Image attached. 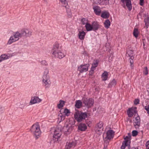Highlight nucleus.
<instances>
[{
    "instance_id": "obj_55",
    "label": "nucleus",
    "mask_w": 149,
    "mask_h": 149,
    "mask_svg": "<svg viewBox=\"0 0 149 149\" xmlns=\"http://www.w3.org/2000/svg\"><path fill=\"white\" fill-rule=\"evenodd\" d=\"M30 103V105H32V104H35V103Z\"/></svg>"
},
{
    "instance_id": "obj_46",
    "label": "nucleus",
    "mask_w": 149,
    "mask_h": 149,
    "mask_svg": "<svg viewBox=\"0 0 149 149\" xmlns=\"http://www.w3.org/2000/svg\"><path fill=\"white\" fill-rule=\"evenodd\" d=\"M145 109L147 111V113L149 114V104L145 106Z\"/></svg>"
},
{
    "instance_id": "obj_38",
    "label": "nucleus",
    "mask_w": 149,
    "mask_h": 149,
    "mask_svg": "<svg viewBox=\"0 0 149 149\" xmlns=\"http://www.w3.org/2000/svg\"><path fill=\"white\" fill-rule=\"evenodd\" d=\"M139 32L138 31V30L136 28H135L134 29L133 34L134 36L136 38H137L138 37V34Z\"/></svg>"
},
{
    "instance_id": "obj_36",
    "label": "nucleus",
    "mask_w": 149,
    "mask_h": 149,
    "mask_svg": "<svg viewBox=\"0 0 149 149\" xmlns=\"http://www.w3.org/2000/svg\"><path fill=\"white\" fill-rule=\"evenodd\" d=\"M65 119L64 115L61 113L59 114L58 116V119L59 122Z\"/></svg>"
},
{
    "instance_id": "obj_48",
    "label": "nucleus",
    "mask_w": 149,
    "mask_h": 149,
    "mask_svg": "<svg viewBox=\"0 0 149 149\" xmlns=\"http://www.w3.org/2000/svg\"><path fill=\"white\" fill-rule=\"evenodd\" d=\"M140 4L142 6L144 4V0H140Z\"/></svg>"
},
{
    "instance_id": "obj_6",
    "label": "nucleus",
    "mask_w": 149,
    "mask_h": 149,
    "mask_svg": "<svg viewBox=\"0 0 149 149\" xmlns=\"http://www.w3.org/2000/svg\"><path fill=\"white\" fill-rule=\"evenodd\" d=\"M130 136H126L124 138L125 141L122 143V145L121 147V149H125V147L127 146L128 149L129 148L130 146L129 144L130 143Z\"/></svg>"
},
{
    "instance_id": "obj_23",
    "label": "nucleus",
    "mask_w": 149,
    "mask_h": 149,
    "mask_svg": "<svg viewBox=\"0 0 149 149\" xmlns=\"http://www.w3.org/2000/svg\"><path fill=\"white\" fill-rule=\"evenodd\" d=\"M99 62V61L98 60H96L94 61L91 67V70L92 72H93L95 68L97 66Z\"/></svg>"
},
{
    "instance_id": "obj_2",
    "label": "nucleus",
    "mask_w": 149,
    "mask_h": 149,
    "mask_svg": "<svg viewBox=\"0 0 149 149\" xmlns=\"http://www.w3.org/2000/svg\"><path fill=\"white\" fill-rule=\"evenodd\" d=\"M43 85L45 88H49L50 84L49 75V70L46 68L45 70L42 77Z\"/></svg>"
},
{
    "instance_id": "obj_10",
    "label": "nucleus",
    "mask_w": 149,
    "mask_h": 149,
    "mask_svg": "<svg viewBox=\"0 0 149 149\" xmlns=\"http://www.w3.org/2000/svg\"><path fill=\"white\" fill-rule=\"evenodd\" d=\"M89 66V65L88 64L84 65H82L78 67V70L81 73L86 72L88 71Z\"/></svg>"
},
{
    "instance_id": "obj_50",
    "label": "nucleus",
    "mask_w": 149,
    "mask_h": 149,
    "mask_svg": "<svg viewBox=\"0 0 149 149\" xmlns=\"http://www.w3.org/2000/svg\"><path fill=\"white\" fill-rule=\"evenodd\" d=\"M139 100L138 99H135L134 101V102H139Z\"/></svg>"
},
{
    "instance_id": "obj_15",
    "label": "nucleus",
    "mask_w": 149,
    "mask_h": 149,
    "mask_svg": "<svg viewBox=\"0 0 149 149\" xmlns=\"http://www.w3.org/2000/svg\"><path fill=\"white\" fill-rule=\"evenodd\" d=\"M136 109V107H134L131 108L129 109L127 111V113L129 117H132L134 114L136 113L135 110Z\"/></svg>"
},
{
    "instance_id": "obj_34",
    "label": "nucleus",
    "mask_w": 149,
    "mask_h": 149,
    "mask_svg": "<svg viewBox=\"0 0 149 149\" xmlns=\"http://www.w3.org/2000/svg\"><path fill=\"white\" fill-rule=\"evenodd\" d=\"M69 6H67V8H66V12L68 17L69 18L71 17V10L69 8Z\"/></svg>"
},
{
    "instance_id": "obj_17",
    "label": "nucleus",
    "mask_w": 149,
    "mask_h": 149,
    "mask_svg": "<svg viewBox=\"0 0 149 149\" xmlns=\"http://www.w3.org/2000/svg\"><path fill=\"white\" fill-rule=\"evenodd\" d=\"M60 50H61V47H60L58 44L56 43L54 45L52 54Z\"/></svg>"
},
{
    "instance_id": "obj_40",
    "label": "nucleus",
    "mask_w": 149,
    "mask_h": 149,
    "mask_svg": "<svg viewBox=\"0 0 149 149\" xmlns=\"http://www.w3.org/2000/svg\"><path fill=\"white\" fill-rule=\"evenodd\" d=\"M81 22L82 24L83 25H86V24L88 23V20L84 18H83L81 19Z\"/></svg>"
},
{
    "instance_id": "obj_22",
    "label": "nucleus",
    "mask_w": 149,
    "mask_h": 149,
    "mask_svg": "<svg viewBox=\"0 0 149 149\" xmlns=\"http://www.w3.org/2000/svg\"><path fill=\"white\" fill-rule=\"evenodd\" d=\"M86 35L85 33L83 31H79L78 34L79 38L81 40H83Z\"/></svg>"
},
{
    "instance_id": "obj_26",
    "label": "nucleus",
    "mask_w": 149,
    "mask_h": 149,
    "mask_svg": "<svg viewBox=\"0 0 149 149\" xmlns=\"http://www.w3.org/2000/svg\"><path fill=\"white\" fill-rule=\"evenodd\" d=\"M109 14L108 12L106 11L102 12L101 15V17L104 19H107L109 17Z\"/></svg>"
},
{
    "instance_id": "obj_7",
    "label": "nucleus",
    "mask_w": 149,
    "mask_h": 149,
    "mask_svg": "<svg viewBox=\"0 0 149 149\" xmlns=\"http://www.w3.org/2000/svg\"><path fill=\"white\" fill-rule=\"evenodd\" d=\"M103 124L102 122H100L95 127V131L96 133L99 134H101L103 130Z\"/></svg>"
},
{
    "instance_id": "obj_41",
    "label": "nucleus",
    "mask_w": 149,
    "mask_h": 149,
    "mask_svg": "<svg viewBox=\"0 0 149 149\" xmlns=\"http://www.w3.org/2000/svg\"><path fill=\"white\" fill-rule=\"evenodd\" d=\"M82 103H76L75 106L78 109L80 108L82 106Z\"/></svg>"
},
{
    "instance_id": "obj_42",
    "label": "nucleus",
    "mask_w": 149,
    "mask_h": 149,
    "mask_svg": "<svg viewBox=\"0 0 149 149\" xmlns=\"http://www.w3.org/2000/svg\"><path fill=\"white\" fill-rule=\"evenodd\" d=\"M132 135L134 136H136L138 134V132L136 130H133L132 132Z\"/></svg>"
},
{
    "instance_id": "obj_4",
    "label": "nucleus",
    "mask_w": 149,
    "mask_h": 149,
    "mask_svg": "<svg viewBox=\"0 0 149 149\" xmlns=\"http://www.w3.org/2000/svg\"><path fill=\"white\" fill-rule=\"evenodd\" d=\"M31 131L33 133L36 139L38 138L41 134L40 126L38 124H34L32 126Z\"/></svg>"
},
{
    "instance_id": "obj_24",
    "label": "nucleus",
    "mask_w": 149,
    "mask_h": 149,
    "mask_svg": "<svg viewBox=\"0 0 149 149\" xmlns=\"http://www.w3.org/2000/svg\"><path fill=\"white\" fill-rule=\"evenodd\" d=\"M87 128V126L85 124L81 123L78 126V129L81 131H85Z\"/></svg>"
},
{
    "instance_id": "obj_13",
    "label": "nucleus",
    "mask_w": 149,
    "mask_h": 149,
    "mask_svg": "<svg viewBox=\"0 0 149 149\" xmlns=\"http://www.w3.org/2000/svg\"><path fill=\"white\" fill-rule=\"evenodd\" d=\"M54 55L56 57L60 59L62 58H63L65 56L63 52L61 50L59 51L58 52L52 54Z\"/></svg>"
},
{
    "instance_id": "obj_45",
    "label": "nucleus",
    "mask_w": 149,
    "mask_h": 149,
    "mask_svg": "<svg viewBox=\"0 0 149 149\" xmlns=\"http://www.w3.org/2000/svg\"><path fill=\"white\" fill-rule=\"evenodd\" d=\"M41 63L43 65H47V62L45 60H43L41 61Z\"/></svg>"
},
{
    "instance_id": "obj_16",
    "label": "nucleus",
    "mask_w": 149,
    "mask_h": 149,
    "mask_svg": "<svg viewBox=\"0 0 149 149\" xmlns=\"http://www.w3.org/2000/svg\"><path fill=\"white\" fill-rule=\"evenodd\" d=\"M93 9L96 15H100L101 10L100 7L97 6H94Z\"/></svg>"
},
{
    "instance_id": "obj_35",
    "label": "nucleus",
    "mask_w": 149,
    "mask_h": 149,
    "mask_svg": "<svg viewBox=\"0 0 149 149\" xmlns=\"http://www.w3.org/2000/svg\"><path fill=\"white\" fill-rule=\"evenodd\" d=\"M116 84V80L113 79L110 82L108 85V87L111 88L113 86H114Z\"/></svg>"
},
{
    "instance_id": "obj_14",
    "label": "nucleus",
    "mask_w": 149,
    "mask_h": 149,
    "mask_svg": "<svg viewBox=\"0 0 149 149\" xmlns=\"http://www.w3.org/2000/svg\"><path fill=\"white\" fill-rule=\"evenodd\" d=\"M22 34L23 36H25L26 37H30L31 35L32 32L26 29L22 30L21 31Z\"/></svg>"
},
{
    "instance_id": "obj_25",
    "label": "nucleus",
    "mask_w": 149,
    "mask_h": 149,
    "mask_svg": "<svg viewBox=\"0 0 149 149\" xmlns=\"http://www.w3.org/2000/svg\"><path fill=\"white\" fill-rule=\"evenodd\" d=\"M108 72L106 71H104L102 73V79L103 81L106 80L108 77Z\"/></svg>"
},
{
    "instance_id": "obj_3",
    "label": "nucleus",
    "mask_w": 149,
    "mask_h": 149,
    "mask_svg": "<svg viewBox=\"0 0 149 149\" xmlns=\"http://www.w3.org/2000/svg\"><path fill=\"white\" fill-rule=\"evenodd\" d=\"M87 116V113L76 111L74 114L75 119L77 122H80L84 120Z\"/></svg>"
},
{
    "instance_id": "obj_19",
    "label": "nucleus",
    "mask_w": 149,
    "mask_h": 149,
    "mask_svg": "<svg viewBox=\"0 0 149 149\" xmlns=\"http://www.w3.org/2000/svg\"><path fill=\"white\" fill-rule=\"evenodd\" d=\"M13 35L17 41L19 40V38H21L22 36L21 32L20 33L18 32H16L14 33Z\"/></svg>"
},
{
    "instance_id": "obj_28",
    "label": "nucleus",
    "mask_w": 149,
    "mask_h": 149,
    "mask_svg": "<svg viewBox=\"0 0 149 149\" xmlns=\"http://www.w3.org/2000/svg\"><path fill=\"white\" fill-rule=\"evenodd\" d=\"M83 102H94V100L92 98H86L84 97L82 99Z\"/></svg>"
},
{
    "instance_id": "obj_47",
    "label": "nucleus",
    "mask_w": 149,
    "mask_h": 149,
    "mask_svg": "<svg viewBox=\"0 0 149 149\" xmlns=\"http://www.w3.org/2000/svg\"><path fill=\"white\" fill-rule=\"evenodd\" d=\"M146 149H149V140L148 141L146 144Z\"/></svg>"
},
{
    "instance_id": "obj_33",
    "label": "nucleus",
    "mask_w": 149,
    "mask_h": 149,
    "mask_svg": "<svg viewBox=\"0 0 149 149\" xmlns=\"http://www.w3.org/2000/svg\"><path fill=\"white\" fill-rule=\"evenodd\" d=\"M149 17L148 16L144 19V22L145 23V25L146 28H148L149 24Z\"/></svg>"
},
{
    "instance_id": "obj_31",
    "label": "nucleus",
    "mask_w": 149,
    "mask_h": 149,
    "mask_svg": "<svg viewBox=\"0 0 149 149\" xmlns=\"http://www.w3.org/2000/svg\"><path fill=\"white\" fill-rule=\"evenodd\" d=\"M104 24L105 27L108 29L110 25V22L108 19H106L104 23Z\"/></svg>"
},
{
    "instance_id": "obj_39",
    "label": "nucleus",
    "mask_w": 149,
    "mask_h": 149,
    "mask_svg": "<svg viewBox=\"0 0 149 149\" xmlns=\"http://www.w3.org/2000/svg\"><path fill=\"white\" fill-rule=\"evenodd\" d=\"M63 113H64L65 115L68 116L70 115V112L69 110L67 109H65L64 110Z\"/></svg>"
},
{
    "instance_id": "obj_56",
    "label": "nucleus",
    "mask_w": 149,
    "mask_h": 149,
    "mask_svg": "<svg viewBox=\"0 0 149 149\" xmlns=\"http://www.w3.org/2000/svg\"><path fill=\"white\" fill-rule=\"evenodd\" d=\"M135 104V105H137V104H139V103H134Z\"/></svg>"
},
{
    "instance_id": "obj_32",
    "label": "nucleus",
    "mask_w": 149,
    "mask_h": 149,
    "mask_svg": "<svg viewBox=\"0 0 149 149\" xmlns=\"http://www.w3.org/2000/svg\"><path fill=\"white\" fill-rule=\"evenodd\" d=\"M8 58V56L6 55L5 54H2L0 56V62Z\"/></svg>"
},
{
    "instance_id": "obj_27",
    "label": "nucleus",
    "mask_w": 149,
    "mask_h": 149,
    "mask_svg": "<svg viewBox=\"0 0 149 149\" xmlns=\"http://www.w3.org/2000/svg\"><path fill=\"white\" fill-rule=\"evenodd\" d=\"M75 145V143L74 142L69 143H67L66 145L65 146V149H68V148H70L73 146H74Z\"/></svg>"
},
{
    "instance_id": "obj_8",
    "label": "nucleus",
    "mask_w": 149,
    "mask_h": 149,
    "mask_svg": "<svg viewBox=\"0 0 149 149\" xmlns=\"http://www.w3.org/2000/svg\"><path fill=\"white\" fill-rule=\"evenodd\" d=\"M121 2L123 3L122 6L124 8L125 7V3L126 6L129 10H131L132 8L131 1L130 0H121Z\"/></svg>"
},
{
    "instance_id": "obj_5",
    "label": "nucleus",
    "mask_w": 149,
    "mask_h": 149,
    "mask_svg": "<svg viewBox=\"0 0 149 149\" xmlns=\"http://www.w3.org/2000/svg\"><path fill=\"white\" fill-rule=\"evenodd\" d=\"M72 128L73 126L70 124H66L63 128H62V130L64 132L65 134H68L72 132Z\"/></svg>"
},
{
    "instance_id": "obj_53",
    "label": "nucleus",
    "mask_w": 149,
    "mask_h": 149,
    "mask_svg": "<svg viewBox=\"0 0 149 149\" xmlns=\"http://www.w3.org/2000/svg\"><path fill=\"white\" fill-rule=\"evenodd\" d=\"M59 102L61 103V102H65V101L63 100H60Z\"/></svg>"
},
{
    "instance_id": "obj_9",
    "label": "nucleus",
    "mask_w": 149,
    "mask_h": 149,
    "mask_svg": "<svg viewBox=\"0 0 149 149\" xmlns=\"http://www.w3.org/2000/svg\"><path fill=\"white\" fill-rule=\"evenodd\" d=\"M114 134V132L112 130H109L107 131L105 134L106 137H104L105 139L110 140L113 138Z\"/></svg>"
},
{
    "instance_id": "obj_51",
    "label": "nucleus",
    "mask_w": 149,
    "mask_h": 149,
    "mask_svg": "<svg viewBox=\"0 0 149 149\" xmlns=\"http://www.w3.org/2000/svg\"><path fill=\"white\" fill-rule=\"evenodd\" d=\"M143 48L144 49H146V48H147V46L146 45L145 43H144V42H143Z\"/></svg>"
},
{
    "instance_id": "obj_49",
    "label": "nucleus",
    "mask_w": 149,
    "mask_h": 149,
    "mask_svg": "<svg viewBox=\"0 0 149 149\" xmlns=\"http://www.w3.org/2000/svg\"><path fill=\"white\" fill-rule=\"evenodd\" d=\"M148 68L147 67H146L145 68V74L146 75H147L148 74Z\"/></svg>"
},
{
    "instance_id": "obj_11",
    "label": "nucleus",
    "mask_w": 149,
    "mask_h": 149,
    "mask_svg": "<svg viewBox=\"0 0 149 149\" xmlns=\"http://www.w3.org/2000/svg\"><path fill=\"white\" fill-rule=\"evenodd\" d=\"M127 54L130 57V66L132 68V67L133 66V59L134 58L133 55V51L132 50H130L127 51Z\"/></svg>"
},
{
    "instance_id": "obj_1",
    "label": "nucleus",
    "mask_w": 149,
    "mask_h": 149,
    "mask_svg": "<svg viewBox=\"0 0 149 149\" xmlns=\"http://www.w3.org/2000/svg\"><path fill=\"white\" fill-rule=\"evenodd\" d=\"M62 130V127L60 125H58L56 128L51 129L50 130L51 133L53 134V139L56 141L58 140V139L61 135V132Z\"/></svg>"
},
{
    "instance_id": "obj_21",
    "label": "nucleus",
    "mask_w": 149,
    "mask_h": 149,
    "mask_svg": "<svg viewBox=\"0 0 149 149\" xmlns=\"http://www.w3.org/2000/svg\"><path fill=\"white\" fill-rule=\"evenodd\" d=\"M17 41L13 36L12 35L10 37L7 44L8 45H10Z\"/></svg>"
},
{
    "instance_id": "obj_43",
    "label": "nucleus",
    "mask_w": 149,
    "mask_h": 149,
    "mask_svg": "<svg viewBox=\"0 0 149 149\" xmlns=\"http://www.w3.org/2000/svg\"><path fill=\"white\" fill-rule=\"evenodd\" d=\"M64 103H59L58 104V107L59 109L62 108L63 106Z\"/></svg>"
},
{
    "instance_id": "obj_20",
    "label": "nucleus",
    "mask_w": 149,
    "mask_h": 149,
    "mask_svg": "<svg viewBox=\"0 0 149 149\" xmlns=\"http://www.w3.org/2000/svg\"><path fill=\"white\" fill-rule=\"evenodd\" d=\"M92 26L93 28V30L95 31L98 29L100 27V25L97 22H94L92 24Z\"/></svg>"
},
{
    "instance_id": "obj_37",
    "label": "nucleus",
    "mask_w": 149,
    "mask_h": 149,
    "mask_svg": "<svg viewBox=\"0 0 149 149\" xmlns=\"http://www.w3.org/2000/svg\"><path fill=\"white\" fill-rule=\"evenodd\" d=\"M104 135L105 134H104L103 136L104 141V147L103 148H104V149H107V147L108 145H109V141L107 140V139H105V138H104Z\"/></svg>"
},
{
    "instance_id": "obj_30",
    "label": "nucleus",
    "mask_w": 149,
    "mask_h": 149,
    "mask_svg": "<svg viewBox=\"0 0 149 149\" xmlns=\"http://www.w3.org/2000/svg\"><path fill=\"white\" fill-rule=\"evenodd\" d=\"M85 27L86 30L87 31H89L93 30L92 25H91L90 24H86L85 25Z\"/></svg>"
},
{
    "instance_id": "obj_29",
    "label": "nucleus",
    "mask_w": 149,
    "mask_h": 149,
    "mask_svg": "<svg viewBox=\"0 0 149 149\" xmlns=\"http://www.w3.org/2000/svg\"><path fill=\"white\" fill-rule=\"evenodd\" d=\"M61 2L62 6L65 7V8H67V6H68V4L66 0H59Z\"/></svg>"
},
{
    "instance_id": "obj_54",
    "label": "nucleus",
    "mask_w": 149,
    "mask_h": 149,
    "mask_svg": "<svg viewBox=\"0 0 149 149\" xmlns=\"http://www.w3.org/2000/svg\"><path fill=\"white\" fill-rule=\"evenodd\" d=\"M147 91H148V92H149V88H148L147 90Z\"/></svg>"
},
{
    "instance_id": "obj_52",
    "label": "nucleus",
    "mask_w": 149,
    "mask_h": 149,
    "mask_svg": "<svg viewBox=\"0 0 149 149\" xmlns=\"http://www.w3.org/2000/svg\"><path fill=\"white\" fill-rule=\"evenodd\" d=\"M75 102L80 103L82 102L80 100H78L76 101Z\"/></svg>"
},
{
    "instance_id": "obj_12",
    "label": "nucleus",
    "mask_w": 149,
    "mask_h": 149,
    "mask_svg": "<svg viewBox=\"0 0 149 149\" xmlns=\"http://www.w3.org/2000/svg\"><path fill=\"white\" fill-rule=\"evenodd\" d=\"M134 125L136 128H139L140 124V119L139 116L136 117L133 120Z\"/></svg>"
},
{
    "instance_id": "obj_18",
    "label": "nucleus",
    "mask_w": 149,
    "mask_h": 149,
    "mask_svg": "<svg viewBox=\"0 0 149 149\" xmlns=\"http://www.w3.org/2000/svg\"><path fill=\"white\" fill-rule=\"evenodd\" d=\"M42 101V100L38 96L32 97L30 102H40Z\"/></svg>"
},
{
    "instance_id": "obj_44",
    "label": "nucleus",
    "mask_w": 149,
    "mask_h": 149,
    "mask_svg": "<svg viewBox=\"0 0 149 149\" xmlns=\"http://www.w3.org/2000/svg\"><path fill=\"white\" fill-rule=\"evenodd\" d=\"M85 104L86 106L87 107L89 108L91 106H92L93 105V103H85Z\"/></svg>"
}]
</instances>
